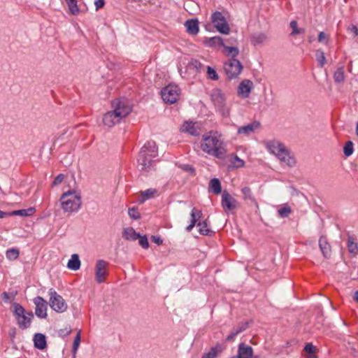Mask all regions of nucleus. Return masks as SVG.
I'll return each instance as SVG.
<instances>
[{"label": "nucleus", "mask_w": 358, "mask_h": 358, "mask_svg": "<svg viewBox=\"0 0 358 358\" xmlns=\"http://www.w3.org/2000/svg\"><path fill=\"white\" fill-rule=\"evenodd\" d=\"M180 94V89L176 85H169L161 92L163 101L170 104L175 103L178 101Z\"/></svg>", "instance_id": "obj_7"}, {"label": "nucleus", "mask_w": 358, "mask_h": 358, "mask_svg": "<svg viewBox=\"0 0 358 358\" xmlns=\"http://www.w3.org/2000/svg\"><path fill=\"white\" fill-rule=\"evenodd\" d=\"M157 190L154 188H150L145 191H141L140 192L141 199L139 200V202L143 203L146 200L154 197V196L157 194Z\"/></svg>", "instance_id": "obj_32"}, {"label": "nucleus", "mask_w": 358, "mask_h": 358, "mask_svg": "<svg viewBox=\"0 0 358 358\" xmlns=\"http://www.w3.org/2000/svg\"><path fill=\"white\" fill-rule=\"evenodd\" d=\"M348 31L352 32L355 36L358 35V28L357 26L352 24L348 28Z\"/></svg>", "instance_id": "obj_54"}, {"label": "nucleus", "mask_w": 358, "mask_h": 358, "mask_svg": "<svg viewBox=\"0 0 358 358\" xmlns=\"http://www.w3.org/2000/svg\"><path fill=\"white\" fill-rule=\"evenodd\" d=\"M211 21L215 29L222 34H228L230 27L225 17L220 11L214 12L211 15Z\"/></svg>", "instance_id": "obj_9"}, {"label": "nucleus", "mask_w": 358, "mask_h": 358, "mask_svg": "<svg viewBox=\"0 0 358 358\" xmlns=\"http://www.w3.org/2000/svg\"><path fill=\"white\" fill-rule=\"evenodd\" d=\"M64 178V176L63 174H59L53 180L52 185H57L60 184Z\"/></svg>", "instance_id": "obj_52"}, {"label": "nucleus", "mask_w": 358, "mask_h": 358, "mask_svg": "<svg viewBox=\"0 0 358 358\" xmlns=\"http://www.w3.org/2000/svg\"><path fill=\"white\" fill-rule=\"evenodd\" d=\"M199 227V231L200 234L204 236H211L213 231L210 229L207 220L199 221L197 223Z\"/></svg>", "instance_id": "obj_29"}, {"label": "nucleus", "mask_w": 358, "mask_h": 358, "mask_svg": "<svg viewBox=\"0 0 358 358\" xmlns=\"http://www.w3.org/2000/svg\"><path fill=\"white\" fill-rule=\"evenodd\" d=\"M80 334H81V332H80V330H79L78 331L75 338H74V341H73V348H72V352H73V354L74 355L77 353L79 345H80Z\"/></svg>", "instance_id": "obj_40"}, {"label": "nucleus", "mask_w": 358, "mask_h": 358, "mask_svg": "<svg viewBox=\"0 0 358 358\" xmlns=\"http://www.w3.org/2000/svg\"><path fill=\"white\" fill-rule=\"evenodd\" d=\"M268 40L267 34L264 32H255L250 36V43L255 45H263Z\"/></svg>", "instance_id": "obj_19"}, {"label": "nucleus", "mask_w": 358, "mask_h": 358, "mask_svg": "<svg viewBox=\"0 0 358 358\" xmlns=\"http://www.w3.org/2000/svg\"><path fill=\"white\" fill-rule=\"evenodd\" d=\"M50 294V307L58 313H63L67 308V305L64 299L59 295L55 290L50 289L49 291Z\"/></svg>", "instance_id": "obj_10"}, {"label": "nucleus", "mask_w": 358, "mask_h": 358, "mask_svg": "<svg viewBox=\"0 0 358 358\" xmlns=\"http://www.w3.org/2000/svg\"><path fill=\"white\" fill-rule=\"evenodd\" d=\"M34 303L36 306L35 314L40 318L47 317V301L41 296H36L34 299Z\"/></svg>", "instance_id": "obj_13"}, {"label": "nucleus", "mask_w": 358, "mask_h": 358, "mask_svg": "<svg viewBox=\"0 0 358 358\" xmlns=\"http://www.w3.org/2000/svg\"><path fill=\"white\" fill-rule=\"evenodd\" d=\"M266 148L271 154L277 157L286 147L279 141H270L266 143Z\"/></svg>", "instance_id": "obj_20"}, {"label": "nucleus", "mask_w": 358, "mask_h": 358, "mask_svg": "<svg viewBox=\"0 0 358 358\" xmlns=\"http://www.w3.org/2000/svg\"><path fill=\"white\" fill-rule=\"evenodd\" d=\"M209 191L215 194H219L222 192L221 182L217 178H213L209 182Z\"/></svg>", "instance_id": "obj_31"}, {"label": "nucleus", "mask_w": 358, "mask_h": 358, "mask_svg": "<svg viewBox=\"0 0 358 358\" xmlns=\"http://www.w3.org/2000/svg\"><path fill=\"white\" fill-rule=\"evenodd\" d=\"M227 42L229 43H233V41H231V40H227Z\"/></svg>", "instance_id": "obj_57"}, {"label": "nucleus", "mask_w": 358, "mask_h": 358, "mask_svg": "<svg viewBox=\"0 0 358 358\" xmlns=\"http://www.w3.org/2000/svg\"><path fill=\"white\" fill-rule=\"evenodd\" d=\"M278 213L281 217L285 218L290 215V213H292V209L289 206H285L284 207L280 208L278 210Z\"/></svg>", "instance_id": "obj_42"}, {"label": "nucleus", "mask_w": 358, "mask_h": 358, "mask_svg": "<svg viewBox=\"0 0 358 358\" xmlns=\"http://www.w3.org/2000/svg\"><path fill=\"white\" fill-rule=\"evenodd\" d=\"M60 202L64 212H76L82 203L80 194L75 190H69L62 195Z\"/></svg>", "instance_id": "obj_4"}, {"label": "nucleus", "mask_w": 358, "mask_h": 358, "mask_svg": "<svg viewBox=\"0 0 358 358\" xmlns=\"http://www.w3.org/2000/svg\"><path fill=\"white\" fill-rule=\"evenodd\" d=\"M353 151H354V148H353V143L352 141H348L344 148H343V152H344V155L346 156V157H349L350 155H352L353 153Z\"/></svg>", "instance_id": "obj_41"}, {"label": "nucleus", "mask_w": 358, "mask_h": 358, "mask_svg": "<svg viewBox=\"0 0 358 358\" xmlns=\"http://www.w3.org/2000/svg\"><path fill=\"white\" fill-rule=\"evenodd\" d=\"M17 291H11L9 292H4L2 294L3 299L6 303H13L17 295Z\"/></svg>", "instance_id": "obj_39"}, {"label": "nucleus", "mask_w": 358, "mask_h": 358, "mask_svg": "<svg viewBox=\"0 0 358 358\" xmlns=\"http://www.w3.org/2000/svg\"><path fill=\"white\" fill-rule=\"evenodd\" d=\"M201 149L206 154L222 158L226 152L222 134L215 131H210L203 135Z\"/></svg>", "instance_id": "obj_1"}, {"label": "nucleus", "mask_w": 358, "mask_h": 358, "mask_svg": "<svg viewBox=\"0 0 358 358\" xmlns=\"http://www.w3.org/2000/svg\"><path fill=\"white\" fill-rule=\"evenodd\" d=\"M253 87V83L250 80H243L238 87V94L241 97L245 99L250 95L251 90Z\"/></svg>", "instance_id": "obj_16"}, {"label": "nucleus", "mask_w": 358, "mask_h": 358, "mask_svg": "<svg viewBox=\"0 0 358 358\" xmlns=\"http://www.w3.org/2000/svg\"><path fill=\"white\" fill-rule=\"evenodd\" d=\"M36 212V209L30 207L27 209L17 210L10 212L1 211V218L7 216L17 215L21 217H29L32 215Z\"/></svg>", "instance_id": "obj_18"}, {"label": "nucleus", "mask_w": 358, "mask_h": 358, "mask_svg": "<svg viewBox=\"0 0 358 358\" xmlns=\"http://www.w3.org/2000/svg\"><path fill=\"white\" fill-rule=\"evenodd\" d=\"M67 267L73 271H77L80 268V261L78 255L73 254L71 255V259L68 262Z\"/></svg>", "instance_id": "obj_30"}, {"label": "nucleus", "mask_w": 358, "mask_h": 358, "mask_svg": "<svg viewBox=\"0 0 358 358\" xmlns=\"http://www.w3.org/2000/svg\"><path fill=\"white\" fill-rule=\"evenodd\" d=\"M122 237L127 241H136L140 237V234L137 233L133 227L124 229Z\"/></svg>", "instance_id": "obj_27"}, {"label": "nucleus", "mask_w": 358, "mask_h": 358, "mask_svg": "<svg viewBox=\"0 0 358 358\" xmlns=\"http://www.w3.org/2000/svg\"><path fill=\"white\" fill-rule=\"evenodd\" d=\"M348 248L350 253L357 254L358 252L357 244L354 243L350 238L348 239Z\"/></svg>", "instance_id": "obj_44"}, {"label": "nucleus", "mask_w": 358, "mask_h": 358, "mask_svg": "<svg viewBox=\"0 0 358 358\" xmlns=\"http://www.w3.org/2000/svg\"><path fill=\"white\" fill-rule=\"evenodd\" d=\"M316 60L320 67H323L326 64L324 52L322 50H317L315 52Z\"/></svg>", "instance_id": "obj_37"}, {"label": "nucleus", "mask_w": 358, "mask_h": 358, "mask_svg": "<svg viewBox=\"0 0 358 358\" xmlns=\"http://www.w3.org/2000/svg\"><path fill=\"white\" fill-rule=\"evenodd\" d=\"M232 165L236 168H241L244 166L245 162L243 159H240L237 155L231 160Z\"/></svg>", "instance_id": "obj_45"}, {"label": "nucleus", "mask_w": 358, "mask_h": 358, "mask_svg": "<svg viewBox=\"0 0 358 358\" xmlns=\"http://www.w3.org/2000/svg\"><path fill=\"white\" fill-rule=\"evenodd\" d=\"M139 245L144 249H148L149 248V243L148 241V238L146 236H141L138 238Z\"/></svg>", "instance_id": "obj_47"}, {"label": "nucleus", "mask_w": 358, "mask_h": 358, "mask_svg": "<svg viewBox=\"0 0 358 358\" xmlns=\"http://www.w3.org/2000/svg\"><path fill=\"white\" fill-rule=\"evenodd\" d=\"M241 192L243 194V199L246 202H250L255 206H258V203L255 198L252 189L249 187H243L241 188Z\"/></svg>", "instance_id": "obj_25"}, {"label": "nucleus", "mask_w": 358, "mask_h": 358, "mask_svg": "<svg viewBox=\"0 0 358 358\" xmlns=\"http://www.w3.org/2000/svg\"><path fill=\"white\" fill-rule=\"evenodd\" d=\"M320 249L325 258H329L331 255V246L324 236H321L319 240Z\"/></svg>", "instance_id": "obj_22"}, {"label": "nucleus", "mask_w": 358, "mask_h": 358, "mask_svg": "<svg viewBox=\"0 0 358 358\" xmlns=\"http://www.w3.org/2000/svg\"><path fill=\"white\" fill-rule=\"evenodd\" d=\"M289 26L292 29V31L290 34L291 36H294V35L299 34H303L305 32L304 29L298 27V23L296 20L291 21Z\"/></svg>", "instance_id": "obj_36"}, {"label": "nucleus", "mask_w": 358, "mask_h": 358, "mask_svg": "<svg viewBox=\"0 0 358 358\" xmlns=\"http://www.w3.org/2000/svg\"><path fill=\"white\" fill-rule=\"evenodd\" d=\"M224 48V53L227 56H231L232 58L236 57L239 54V50L236 47L234 46H227L224 44V46H223Z\"/></svg>", "instance_id": "obj_33"}, {"label": "nucleus", "mask_w": 358, "mask_h": 358, "mask_svg": "<svg viewBox=\"0 0 358 358\" xmlns=\"http://www.w3.org/2000/svg\"><path fill=\"white\" fill-rule=\"evenodd\" d=\"M205 45L210 48H215L217 46H224V42L220 36H213L208 38L204 41Z\"/></svg>", "instance_id": "obj_28"}, {"label": "nucleus", "mask_w": 358, "mask_h": 358, "mask_svg": "<svg viewBox=\"0 0 358 358\" xmlns=\"http://www.w3.org/2000/svg\"><path fill=\"white\" fill-rule=\"evenodd\" d=\"M187 31L191 35H196L199 33V21L197 19L188 20L185 22Z\"/></svg>", "instance_id": "obj_23"}, {"label": "nucleus", "mask_w": 358, "mask_h": 358, "mask_svg": "<svg viewBox=\"0 0 358 358\" xmlns=\"http://www.w3.org/2000/svg\"><path fill=\"white\" fill-rule=\"evenodd\" d=\"M105 4L104 0H95L94 5L96 6V10H99L103 7Z\"/></svg>", "instance_id": "obj_53"}, {"label": "nucleus", "mask_w": 358, "mask_h": 358, "mask_svg": "<svg viewBox=\"0 0 358 358\" xmlns=\"http://www.w3.org/2000/svg\"><path fill=\"white\" fill-rule=\"evenodd\" d=\"M334 81L337 83H341L345 80V72L343 67L338 68L334 74Z\"/></svg>", "instance_id": "obj_34"}, {"label": "nucleus", "mask_w": 358, "mask_h": 358, "mask_svg": "<svg viewBox=\"0 0 358 358\" xmlns=\"http://www.w3.org/2000/svg\"><path fill=\"white\" fill-rule=\"evenodd\" d=\"M34 343L35 348L38 350H43L47 346L45 335L40 333H37L34 335Z\"/></svg>", "instance_id": "obj_26"}, {"label": "nucleus", "mask_w": 358, "mask_h": 358, "mask_svg": "<svg viewBox=\"0 0 358 358\" xmlns=\"http://www.w3.org/2000/svg\"><path fill=\"white\" fill-rule=\"evenodd\" d=\"M221 204L226 213L235 210L239 206L238 201L226 190L222 192Z\"/></svg>", "instance_id": "obj_11"}, {"label": "nucleus", "mask_w": 358, "mask_h": 358, "mask_svg": "<svg viewBox=\"0 0 358 358\" xmlns=\"http://www.w3.org/2000/svg\"><path fill=\"white\" fill-rule=\"evenodd\" d=\"M108 263L103 259H99L96 264V280L98 283H101L105 280L106 275H108L106 268Z\"/></svg>", "instance_id": "obj_12"}, {"label": "nucleus", "mask_w": 358, "mask_h": 358, "mask_svg": "<svg viewBox=\"0 0 358 358\" xmlns=\"http://www.w3.org/2000/svg\"><path fill=\"white\" fill-rule=\"evenodd\" d=\"M318 41L324 44H327L329 38L324 32L320 31L318 34Z\"/></svg>", "instance_id": "obj_50"}, {"label": "nucleus", "mask_w": 358, "mask_h": 358, "mask_svg": "<svg viewBox=\"0 0 358 358\" xmlns=\"http://www.w3.org/2000/svg\"><path fill=\"white\" fill-rule=\"evenodd\" d=\"M114 109L104 114L103 123L108 127H113L121 120L127 117L131 111V106L127 99H120L113 103Z\"/></svg>", "instance_id": "obj_2"}, {"label": "nucleus", "mask_w": 358, "mask_h": 358, "mask_svg": "<svg viewBox=\"0 0 358 358\" xmlns=\"http://www.w3.org/2000/svg\"><path fill=\"white\" fill-rule=\"evenodd\" d=\"M224 69L227 77L233 79L241 74L243 66L238 59L232 58L224 63Z\"/></svg>", "instance_id": "obj_8"}, {"label": "nucleus", "mask_w": 358, "mask_h": 358, "mask_svg": "<svg viewBox=\"0 0 358 358\" xmlns=\"http://www.w3.org/2000/svg\"><path fill=\"white\" fill-rule=\"evenodd\" d=\"M281 164H283L288 167H293L296 164V159L294 157L286 148L277 156Z\"/></svg>", "instance_id": "obj_14"}, {"label": "nucleus", "mask_w": 358, "mask_h": 358, "mask_svg": "<svg viewBox=\"0 0 358 358\" xmlns=\"http://www.w3.org/2000/svg\"><path fill=\"white\" fill-rule=\"evenodd\" d=\"M179 167L183 171L189 173L191 175H195V169L190 164H180Z\"/></svg>", "instance_id": "obj_48"}, {"label": "nucleus", "mask_w": 358, "mask_h": 358, "mask_svg": "<svg viewBox=\"0 0 358 358\" xmlns=\"http://www.w3.org/2000/svg\"><path fill=\"white\" fill-rule=\"evenodd\" d=\"M207 74L208 77L213 80H217L218 79V75L215 70L210 66L207 67Z\"/></svg>", "instance_id": "obj_46"}, {"label": "nucleus", "mask_w": 358, "mask_h": 358, "mask_svg": "<svg viewBox=\"0 0 358 358\" xmlns=\"http://www.w3.org/2000/svg\"><path fill=\"white\" fill-rule=\"evenodd\" d=\"M13 306L14 308L13 313L16 317L19 327L22 329H28L34 318L33 313L26 312L25 309L19 303H13Z\"/></svg>", "instance_id": "obj_6"}, {"label": "nucleus", "mask_w": 358, "mask_h": 358, "mask_svg": "<svg viewBox=\"0 0 358 358\" xmlns=\"http://www.w3.org/2000/svg\"><path fill=\"white\" fill-rule=\"evenodd\" d=\"M354 299H355V300L357 302H358V291H357V292L355 293Z\"/></svg>", "instance_id": "obj_56"}, {"label": "nucleus", "mask_w": 358, "mask_h": 358, "mask_svg": "<svg viewBox=\"0 0 358 358\" xmlns=\"http://www.w3.org/2000/svg\"><path fill=\"white\" fill-rule=\"evenodd\" d=\"M70 13L73 15H78L80 12V10L78 8V6L77 5V0H66Z\"/></svg>", "instance_id": "obj_35"}, {"label": "nucleus", "mask_w": 358, "mask_h": 358, "mask_svg": "<svg viewBox=\"0 0 358 358\" xmlns=\"http://www.w3.org/2000/svg\"><path fill=\"white\" fill-rule=\"evenodd\" d=\"M158 155L157 145L155 141H148L141 148L137 158L138 165L142 171L148 172L155 166V158Z\"/></svg>", "instance_id": "obj_3"}, {"label": "nucleus", "mask_w": 358, "mask_h": 358, "mask_svg": "<svg viewBox=\"0 0 358 358\" xmlns=\"http://www.w3.org/2000/svg\"><path fill=\"white\" fill-rule=\"evenodd\" d=\"M152 240L155 243H156L159 245L162 244V243H163L162 239L159 236H152Z\"/></svg>", "instance_id": "obj_55"}, {"label": "nucleus", "mask_w": 358, "mask_h": 358, "mask_svg": "<svg viewBox=\"0 0 358 358\" xmlns=\"http://www.w3.org/2000/svg\"><path fill=\"white\" fill-rule=\"evenodd\" d=\"M259 127L260 123L258 121H254L247 125L239 127L237 130V134L248 136L259 129Z\"/></svg>", "instance_id": "obj_15"}, {"label": "nucleus", "mask_w": 358, "mask_h": 358, "mask_svg": "<svg viewBox=\"0 0 358 358\" xmlns=\"http://www.w3.org/2000/svg\"><path fill=\"white\" fill-rule=\"evenodd\" d=\"M200 125L198 122H185L181 127L182 131L194 136L200 134Z\"/></svg>", "instance_id": "obj_17"}, {"label": "nucleus", "mask_w": 358, "mask_h": 358, "mask_svg": "<svg viewBox=\"0 0 358 358\" xmlns=\"http://www.w3.org/2000/svg\"><path fill=\"white\" fill-rule=\"evenodd\" d=\"M217 356V348H212L208 353L204 354L203 355L202 358H216Z\"/></svg>", "instance_id": "obj_49"}, {"label": "nucleus", "mask_w": 358, "mask_h": 358, "mask_svg": "<svg viewBox=\"0 0 358 358\" xmlns=\"http://www.w3.org/2000/svg\"><path fill=\"white\" fill-rule=\"evenodd\" d=\"M249 323L248 322L241 323L236 329H234L229 336L226 338V341L231 342L234 340L235 337L240 333L244 331L248 327Z\"/></svg>", "instance_id": "obj_24"}, {"label": "nucleus", "mask_w": 358, "mask_h": 358, "mask_svg": "<svg viewBox=\"0 0 358 358\" xmlns=\"http://www.w3.org/2000/svg\"><path fill=\"white\" fill-rule=\"evenodd\" d=\"M191 222L190 224L186 227V230L187 231H191L192 229L194 228V227L196 224L197 225V223L201 221V218L203 215V213L201 212V210L196 208H193L192 210V212H191Z\"/></svg>", "instance_id": "obj_21"}, {"label": "nucleus", "mask_w": 358, "mask_h": 358, "mask_svg": "<svg viewBox=\"0 0 358 358\" xmlns=\"http://www.w3.org/2000/svg\"><path fill=\"white\" fill-rule=\"evenodd\" d=\"M128 214L133 220H138L140 218V214L138 211V208L136 207L129 208Z\"/></svg>", "instance_id": "obj_43"}, {"label": "nucleus", "mask_w": 358, "mask_h": 358, "mask_svg": "<svg viewBox=\"0 0 358 358\" xmlns=\"http://www.w3.org/2000/svg\"><path fill=\"white\" fill-rule=\"evenodd\" d=\"M210 99L217 110L223 117H228L230 115V108L226 103V96L222 91L215 88L210 94Z\"/></svg>", "instance_id": "obj_5"}, {"label": "nucleus", "mask_w": 358, "mask_h": 358, "mask_svg": "<svg viewBox=\"0 0 358 358\" xmlns=\"http://www.w3.org/2000/svg\"><path fill=\"white\" fill-rule=\"evenodd\" d=\"M304 350L309 354H313L316 351V348L312 343H307L304 347Z\"/></svg>", "instance_id": "obj_51"}, {"label": "nucleus", "mask_w": 358, "mask_h": 358, "mask_svg": "<svg viewBox=\"0 0 358 358\" xmlns=\"http://www.w3.org/2000/svg\"><path fill=\"white\" fill-rule=\"evenodd\" d=\"M19 254L20 252L18 249L11 248L6 252V257L8 260L13 261L17 259V257H19Z\"/></svg>", "instance_id": "obj_38"}]
</instances>
